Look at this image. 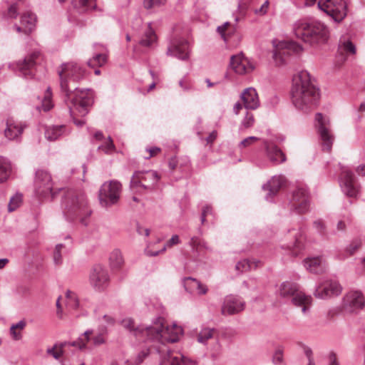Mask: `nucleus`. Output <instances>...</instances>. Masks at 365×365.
Listing matches in <instances>:
<instances>
[{"instance_id": "nucleus-1", "label": "nucleus", "mask_w": 365, "mask_h": 365, "mask_svg": "<svg viewBox=\"0 0 365 365\" xmlns=\"http://www.w3.org/2000/svg\"><path fill=\"white\" fill-rule=\"evenodd\" d=\"M61 93L65 104L72 110V106L82 116L86 115L94 102L93 92L89 88H79L76 83L83 79L86 71L76 63H63L58 70ZM72 113V111H71Z\"/></svg>"}, {"instance_id": "nucleus-2", "label": "nucleus", "mask_w": 365, "mask_h": 365, "mask_svg": "<svg viewBox=\"0 0 365 365\" xmlns=\"http://www.w3.org/2000/svg\"><path fill=\"white\" fill-rule=\"evenodd\" d=\"M291 95L294 106L304 112L317 104L319 97V89L312 83L307 71H301L294 77Z\"/></svg>"}, {"instance_id": "nucleus-3", "label": "nucleus", "mask_w": 365, "mask_h": 365, "mask_svg": "<svg viewBox=\"0 0 365 365\" xmlns=\"http://www.w3.org/2000/svg\"><path fill=\"white\" fill-rule=\"evenodd\" d=\"M121 325L139 341L150 339L161 343H175L178 340L177 335L170 336V329L164 326V319L163 317L157 318L153 324L149 327L136 326L134 320L131 318L123 319Z\"/></svg>"}, {"instance_id": "nucleus-4", "label": "nucleus", "mask_w": 365, "mask_h": 365, "mask_svg": "<svg viewBox=\"0 0 365 365\" xmlns=\"http://www.w3.org/2000/svg\"><path fill=\"white\" fill-rule=\"evenodd\" d=\"M64 215L68 219L73 220L78 218L84 225H87L86 218L91 214L87 207V201L83 193L73 190L65 192L62 200Z\"/></svg>"}, {"instance_id": "nucleus-5", "label": "nucleus", "mask_w": 365, "mask_h": 365, "mask_svg": "<svg viewBox=\"0 0 365 365\" xmlns=\"http://www.w3.org/2000/svg\"><path fill=\"white\" fill-rule=\"evenodd\" d=\"M294 31L298 38L311 45L324 43L328 39L327 28L317 21H299L294 24Z\"/></svg>"}, {"instance_id": "nucleus-6", "label": "nucleus", "mask_w": 365, "mask_h": 365, "mask_svg": "<svg viewBox=\"0 0 365 365\" xmlns=\"http://www.w3.org/2000/svg\"><path fill=\"white\" fill-rule=\"evenodd\" d=\"M278 292L281 298L291 300L292 304L296 307H302L303 313L307 311L311 304V296L306 295L301 291L297 283L289 281L284 282L280 284Z\"/></svg>"}, {"instance_id": "nucleus-7", "label": "nucleus", "mask_w": 365, "mask_h": 365, "mask_svg": "<svg viewBox=\"0 0 365 365\" xmlns=\"http://www.w3.org/2000/svg\"><path fill=\"white\" fill-rule=\"evenodd\" d=\"M34 190L36 195L39 197L50 198L51 200L61 191V189L53 190L51 176L43 170H38L36 173Z\"/></svg>"}, {"instance_id": "nucleus-8", "label": "nucleus", "mask_w": 365, "mask_h": 365, "mask_svg": "<svg viewBox=\"0 0 365 365\" xmlns=\"http://www.w3.org/2000/svg\"><path fill=\"white\" fill-rule=\"evenodd\" d=\"M121 187V184L116 180L104 182L98 194L101 205L105 207L115 205L120 198Z\"/></svg>"}, {"instance_id": "nucleus-9", "label": "nucleus", "mask_w": 365, "mask_h": 365, "mask_svg": "<svg viewBox=\"0 0 365 365\" xmlns=\"http://www.w3.org/2000/svg\"><path fill=\"white\" fill-rule=\"evenodd\" d=\"M158 179V173L154 170L135 171L131 178L130 187L132 190L138 188L151 190Z\"/></svg>"}, {"instance_id": "nucleus-10", "label": "nucleus", "mask_w": 365, "mask_h": 365, "mask_svg": "<svg viewBox=\"0 0 365 365\" xmlns=\"http://www.w3.org/2000/svg\"><path fill=\"white\" fill-rule=\"evenodd\" d=\"M318 6L339 22L346 16L347 6L344 0H319Z\"/></svg>"}, {"instance_id": "nucleus-11", "label": "nucleus", "mask_w": 365, "mask_h": 365, "mask_svg": "<svg viewBox=\"0 0 365 365\" xmlns=\"http://www.w3.org/2000/svg\"><path fill=\"white\" fill-rule=\"evenodd\" d=\"M289 207L292 211L298 214H304L309 211V196L305 187L298 186L293 191Z\"/></svg>"}, {"instance_id": "nucleus-12", "label": "nucleus", "mask_w": 365, "mask_h": 365, "mask_svg": "<svg viewBox=\"0 0 365 365\" xmlns=\"http://www.w3.org/2000/svg\"><path fill=\"white\" fill-rule=\"evenodd\" d=\"M302 48L298 43L293 41H281L275 46L273 58L279 66L287 63V56L292 53H299Z\"/></svg>"}, {"instance_id": "nucleus-13", "label": "nucleus", "mask_w": 365, "mask_h": 365, "mask_svg": "<svg viewBox=\"0 0 365 365\" xmlns=\"http://www.w3.org/2000/svg\"><path fill=\"white\" fill-rule=\"evenodd\" d=\"M110 277L107 269L101 264H95L91 270L89 282L97 291L104 290L109 284Z\"/></svg>"}, {"instance_id": "nucleus-14", "label": "nucleus", "mask_w": 365, "mask_h": 365, "mask_svg": "<svg viewBox=\"0 0 365 365\" xmlns=\"http://www.w3.org/2000/svg\"><path fill=\"white\" fill-rule=\"evenodd\" d=\"M316 127L318 133L322 142L323 150L329 152L331 150L334 136L327 127V119L320 113H317L315 115Z\"/></svg>"}, {"instance_id": "nucleus-15", "label": "nucleus", "mask_w": 365, "mask_h": 365, "mask_svg": "<svg viewBox=\"0 0 365 365\" xmlns=\"http://www.w3.org/2000/svg\"><path fill=\"white\" fill-rule=\"evenodd\" d=\"M39 56L38 52H33L24 58L23 61H19L15 64L10 65L12 69L19 71L20 75L25 78H32L34 76V68L36 66V60Z\"/></svg>"}, {"instance_id": "nucleus-16", "label": "nucleus", "mask_w": 365, "mask_h": 365, "mask_svg": "<svg viewBox=\"0 0 365 365\" xmlns=\"http://www.w3.org/2000/svg\"><path fill=\"white\" fill-rule=\"evenodd\" d=\"M163 346L157 349L160 356V361L159 365H196V363L186 359L183 356H174L173 353L170 351L164 343Z\"/></svg>"}, {"instance_id": "nucleus-17", "label": "nucleus", "mask_w": 365, "mask_h": 365, "mask_svg": "<svg viewBox=\"0 0 365 365\" xmlns=\"http://www.w3.org/2000/svg\"><path fill=\"white\" fill-rule=\"evenodd\" d=\"M364 304V297L360 291H350L343 298V309L349 313L357 312Z\"/></svg>"}, {"instance_id": "nucleus-18", "label": "nucleus", "mask_w": 365, "mask_h": 365, "mask_svg": "<svg viewBox=\"0 0 365 365\" xmlns=\"http://www.w3.org/2000/svg\"><path fill=\"white\" fill-rule=\"evenodd\" d=\"M168 56H175L180 60L185 61L189 58V43L184 38H173L168 48Z\"/></svg>"}, {"instance_id": "nucleus-19", "label": "nucleus", "mask_w": 365, "mask_h": 365, "mask_svg": "<svg viewBox=\"0 0 365 365\" xmlns=\"http://www.w3.org/2000/svg\"><path fill=\"white\" fill-rule=\"evenodd\" d=\"M245 307V302L240 297L235 295H228L224 299L221 313L223 315H233L243 311Z\"/></svg>"}, {"instance_id": "nucleus-20", "label": "nucleus", "mask_w": 365, "mask_h": 365, "mask_svg": "<svg viewBox=\"0 0 365 365\" xmlns=\"http://www.w3.org/2000/svg\"><path fill=\"white\" fill-rule=\"evenodd\" d=\"M341 178L344 192L350 197H356L359 190L354 173L348 169H344L341 172Z\"/></svg>"}, {"instance_id": "nucleus-21", "label": "nucleus", "mask_w": 365, "mask_h": 365, "mask_svg": "<svg viewBox=\"0 0 365 365\" xmlns=\"http://www.w3.org/2000/svg\"><path fill=\"white\" fill-rule=\"evenodd\" d=\"M342 287L340 284L334 280L327 281L319 285L314 294L316 297L324 299L331 296H337L341 294Z\"/></svg>"}, {"instance_id": "nucleus-22", "label": "nucleus", "mask_w": 365, "mask_h": 365, "mask_svg": "<svg viewBox=\"0 0 365 365\" xmlns=\"http://www.w3.org/2000/svg\"><path fill=\"white\" fill-rule=\"evenodd\" d=\"M230 66L235 73L240 75L248 73L254 69L252 64L242 54L231 57Z\"/></svg>"}, {"instance_id": "nucleus-23", "label": "nucleus", "mask_w": 365, "mask_h": 365, "mask_svg": "<svg viewBox=\"0 0 365 365\" xmlns=\"http://www.w3.org/2000/svg\"><path fill=\"white\" fill-rule=\"evenodd\" d=\"M25 125L21 123L16 122L13 119H7L6 128L4 130V136L9 140H18L21 135Z\"/></svg>"}, {"instance_id": "nucleus-24", "label": "nucleus", "mask_w": 365, "mask_h": 365, "mask_svg": "<svg viewBox=\"0 0 365 365\" xmlns=\"http://www.w3.org/2000/svg\"><path fill=\"white\" fill-rule=\"evenodd\" d=\"M240 97L246 109L255 110L259 106L257 93L253 88H246Z\"/></svg>"}, {"instance_id": "nucleus-25", "label": "nucleus", "mask_w": 365, "mask_h": 365, "mask_svg": "<svg viewBox=\"0 0 365 365\" xmlns=\"http://www.w3.org/2000/svg\"><path fill=\"white\" fill-rule=\"evenodd\" d=\"M265 149L269 160L274 164L282 163L286 161L285 154L276 145L265 143Z\"/></svg>"}, {"instance_id": "nucleus-26", "label": "nucleus", "mask_w": 365, "mask_h": 365, "mask_svg": "<svg viewBox=\"0 0 365 365\" xmlns=\"http://www.w3.org/2000/svg\"><path fill=\"white\" fill-rule=\"evenodd\" d=\"M285 183V179L282 175L273 176L266 184L263 185L264 190L269 191L266 196V199L268 200L269 197L275 195L279 189Z\"/></svg>"}, {"instance_id": "nucleus-27", "label": "nucleus", "mask_w": 365, "mask_h": 365, "mask_svg": "<svg viewBox=\"0 0 365 365\" xmlns=\"http://www.w3.org/2000/svg\"><path fill=\"white\" fill-rule=\"evenodd\" d=\"M36 16L32 13H25L21 17V24L24 26V34L29 35L35 28Z\"/></svg>"}, {"instance_id": "nucleus-28", "label": "nucleus", "mask_w": 365, "mask_h": 365, "mask_svg": "<svg viewBox=\"0 0 365 365\" xmlns=\"http://www.w3.org/2000/svg\"><path fill=\"white\" fill-rule=\"evenodd\" d=\"M64 130V125L48 126L45 129V137L50 141L56 140L63 135Z\"/></svg>"}, {"instance_id": "nucleus-29", "label": "nucleus", "mask_w": 365, "mask_h": 365, "mask_svg": "<svg viewBox=\"0 0 365 365\" xmlns=\"http://www.w3.org/2000/svg\"><path fill=\"white\" fill-rule=\"evenodd\" d=\"M339 51L346 55H354L356 53V46L349 38L342 36L339 40Z\"/></svg>"}, {"instance_id": "nucleus-30", "label": "nucleus", "mask_w": 365, "mask_h": 365, "mask_svg": "<svg viewBox=\"0 0 365 365\" xmlns=\"http://www.w3.org/2000/svg\"><path fill=\"white\" fill-rule=\"evenodd\" d=\"M304 267L309 270V272L315 274H319L324 271V267L322 264L319 257L306 259L304 260Z\"/></svg>"}, {"instance_id": "nucleus-31", "label": "nucleus", "mask_w": 365, "mask_h": 365, "mask_svg": "<svg viewBox=\"0 0 365 365\" xmlns=\"http://www.w3.org/2000/svg\"><path fill=\"white\" fill-rule=\"evenodd\" d=\"M157 40V36L155 31L151 27V24L149 23L146 30L140 41V44L143 46H150Z\"/></svg>"}, {"instance_id": "nucleus-32", "label": "nucleus", "mask_w": 365, "mask_h": 365, "mask_svg": "<svg viewBox=\"0 0 365 365\" xmlns=\"http://www.w3.org/2000/svg\"><path fill=\"white\" fill-rule=\"evenodd\" d=\"M11 170L10 162L6 158L0 156V184L8 180Z\"/></svg>"}, {"instance_id": "nucleus-33", "label": "nucleus", "mask_w": 365, "mask_h": 365, "mask_svg": "<svg viewBox=\"0 0 365 365\" xmlns=\"http://www.w3.org/2000/svg\"><path fill=\"white\" fill-rule=\"evenodd\" d=\"M72 4L80 13L94 9L96 6L95 0H72Z\"/></svg>"}, {"instance_id": "nucleus-34", "label": "nucleus", "mask_w": 365, "mask_h": 365, "mask_svg": "<svg viewBox=\"0 0 365 365\" xmlns=\"http://www.w3.org/2000/svg\"><path fill=\"white\" fill-rule=\"evenodd\" d=\"M110 265L112 269H119L124 263L121 252L119 250H114L110 255Z\"/></svg>"}, {"instance_id": "nucleus-35", "label": "nucleus", "mask_w": 365, "mask_h": 365, "mask_svg": "<svg viewBox=\"0 0 365 365\" xmlns=\"http://www.w3.org/2000/svg\"><path fill=\"white\" fill-rule=\"evenodd\" d=\"M92 330L86 331L82 336H80L77 340L72 342L68 341V345L78 347L79 349H85L86 347V343L90 340V336L92 334Z\"/></svg>"}, {"instance_id": "nucleus-36", "label": "nucleus", "mask_w": 365, "mask_h": 365, "mask_svg": "<svg viewBox=\"0 0 365 365\" xmlns=\"http://www.w3.org/2000/svg\"><path fill=\"white\" fill-rule=\"evenodd\" d=\"M217 332L214 328H202L197 335V341L200 343L205 344L210 339L212 338Z\"/></svg>"}, {"instance_id": "nucleus-37", "label": "nucleus", "mask_w": 365, "mask_h": 365, "mask_svg": "<svg viewBox=\"0 0 365 365\" xmlns=\"http://www.w3.org/2000/svg\"><path fill=\"white\" fill-rule=\"evenodd\" d=\"M182 283L185 289L191 294L195 292L196 287L199 286V281L191 277H185L182 279Z\"/></svg>"}, {"instance_id": "nucleus-38", "label": "nucleus", "mask_w": 365, "mask_h": 365, "mask_svg": "<svg viewBox=\"0 0 365 365\" xmlns=\"http://www.w3.org/2000/svg\"><path fill=\"white\" fill-rule=\"evenodd\" d=\"M179 242H180V239H179L178 235H173L172 237L167 242V245H164L163 247L160 250L157 251V252L148 250V251H146V254H147V255L150 256V257L157 256L159 253H162V252H165L167 246L170 247L173 245H177Z\"/></svg>"}, {"instance_id": "nucleus-39", "label": "nucleus", "mask_w": 365, "mask_h": 365, "mask_svg": "<svg viewBox=\"0 0 365 365\" xmlns=\"http://www.w3.org/2000/svg\"><path fill=\"white\" fill-rule=\"evenodd\" d=\"M107 61V56L105 54H97L88 61V66L90 67H101Z\"/></svg>"}, {"instance_id": "nucleus-40", "label": "nucleus", "mask_w": 365, "mask_h": 365, "mask_svg": "<svg viewBox=\"0 0 365 365\" xmlns=\"http://www.w3.org/2000/svg\"><path fill=\"white\" fill-rule=\"evenodd\" d=\"M22 202V195L19 193H16L14 196H12L9 200L8 205V210L9 212H13L16 210Z\"/></svg>"}, {"instance_id": "nucleus-41", "label": "nucleus", "mask_w": 365, "mask_h": 365, "mask_svg": "<svg viewBox=\"0 0 365 365\" xmlns=\"http://www.w3.org/2000/svg\"><path fill=\"white\" fill-rule=\"evenodd\" d=\"M272 363L275 365H283L284 360V349L282 346H279L274 351L272 356Z\"/></svg>"}, {"instance_id": "nucleus-42", "label": "nucleus", "mask_w": 365, "mask_h": 365, "mask_svg": "<svg viewBox=\"0 0 365 365\" xmlns=\"http://www.w3.org/2000/svg\"><path fill=\"white\" fill-rule=\"evenodd\" d=\"M189 244L196 251H199L201 249H207L206 242L199 237H191Z\"/></svg>"}, {"instance_id": "nucleus-43", "label": "nucleus", "mask_w": 365, "mask_h": 365, "mask_svg": "<svg viewBox=\"0 0 365 365\" xmlns=\"http://www.w3.org/2000/svg\"><path fill=\"white\" fill-rule=\"evenodd\" d=\"M361 240L359 238H355L346 247L345 252L348 253L349 256H351L361 247Z\"/></svg>"}, {"instance_id": "nucleus-44", "label": "nucleus", "mask_w": 365, "mask_h": 365, "mask_svg": "<svg viewBox=\"0 0 365 365\" xmlns=\"http://www.w3.org/2000/svg\"><path fill=\"white\" fill-rule=\"evenodd\" d=\"M41 107L44 111H48L53 107L50 88H48L46 90V93L42 101Z\"/></svg>"}, {"instance_id": "nucleus-45", "label": "nucleus", "mask_w": 365, "mask_h": 365, "mask_svg": "<svg viewBox=\"0 0 365 365\" xmlns=\"http://www.w3.org/2000/svg\"><path fill=\"white\" fill-rule=\"evenodd\" d=\"M98 149L103 150L106 154L113 153L115 150V147L111 137L109 136L105 144L100 145Z\"/></svg>"}, {"instance_id": "nucleus-46", "label": "nucleus", "mask_w": 365, "mask_h": 365, "mask_svg": "<svg viewBox=\"0 0 365 365\" xmlns=\"http://www.w3.org/2000/svg\"><path fill=\"white\" fill-rule=\"evenodd\" d=\"M294 237L295 238L294 242L291 245H289V247L291 248L292 247H293L297 249H301L303 247V242L304 240V236L302 231L299 230V231L297 232V234H296Z\"/></svg>"}, {"instance_id": "nucleus-47", "label": "nucleus", "mask_w": 365, "mask_h": 365, "mask_svg": "<svg viewBox=\"0 0 365 365\" xmlns=\"http://www.w3.org/2000/svg\"><path fill=\"white\" fill-rule=\"evenodd\" d=\"M313 227L319 235L322 236H325L327 235V227L322 220H315L313 222Z\"/></svg>"}, {"instance_id": "nucleus-48", "label": "nucleus", "mask_w": 365, "mask_h": 365, "mask_svg": "<svg viewBox=\"0 0 365 365\" xmlns=\"http://www.w3.org/2000/svg\"><path fill=\"white\" fill-rule=\"evenodd\" d=\"M252 264L248 259H242L238 262L235 266L237 270L244 272L250 270L252 268Z\"/></svg>"}, {"instance_id": "nucleus-49", "label": "nucleus", "mask_w": 365, "mask_h": 365, "mask_svg": "<svg viewBox=\"0 0 365 365\" xmlns=\"http://www.w3.org/2000/svg\"><path fill=\"white\" fill-rule=\"evenodd\" d=\"M166 0H144V7L147 9H150L155 7H158L164 5Z\"/></svg>"}, {"instance_id": "nucleus-50", "label": "nucleus", "mask_w": 365, "mask_h": 365, "mask_svg": "<svg viewBox=\"0 0 365 365\" xmlns=\"http://www.w3.org/2000/svg\"><path fill=\"white\" fill-rule=\"evenodd\" d=\"M63 351L58 350L57 346L55 345L46 349V354L52 356L55 359H59L63 356Z\"/></svg>"}, {"instance_id": "nucleus-51", "label": "nucleus", "mask_w": 365, "mask_h": 365, "mask_svg": "<svg viewBox=\"0 0 365 365\" xmlns=\"http://www.w3.org/2000/svg\"><path fill=\"white\" fill-rule=\"evenodd\" d=\"M63 247V244H58L56 246L53 252V261L56 264H60L62 262L61 250Z\"/></svg>"}, {"instance_id": "nucleus-52", "label": "nucleus", "mask_w": 365, "mask_h": 365, "mask_svg": "<svg viewBox=\"0 0 365 365\" xmlns=\"http://www.w3.org/2000/svg\"><path fill=\"white\" fill-rule=\"evenodd\" d=\"M67 107L68 108L70 115L72 118L73 122L74 123V124L76 125V126H78V127L83 126L86 124V121H85V120H78V119L76 118L75 111H76L80 116H81V115L79 114L78 110L74 108V106H72V110H71L72 113L71 112L70 108L68 106H67ZM84 116L85 115H83V116L81 115V117H84Z\"/></svg>"}, {"instance_id": "nucleus-53", "label": "nucleus", "mask_w": 365, "mask_h": 365, "mask_svg": "<svg viewBox=\"0 0 365 365\" xmlns=\"http://www.w3.org/2000/svg\"><path fill=\"white\" fill-rule=\"evenodd\" d=\"M258 140H259V138L257 137H255V136L247 137L240 142V143L239 144V148H242L248 147L250 145H252V143H254L255 142H257Z\"/></svg>"}, {"instance_id": "nucleus-54", "label": "nucleus", "mask_w": 365, "mask_h": 365, "mask_svg": "<svg viewBox=\"0 0 365 365\" xmlns=\"http://www.w3.org/2000/svg\"><path fill=\"white\" fill-rule=\"evenodd\" d=\"M255 118L252 114L247 113L245 118L243 119L242 122V126L245 128H249L252 127L254 124Z\"/></svg>"}, {"instance_id": "nucleus-55", "label": "nucleus", "mask_w": 365, "mask_h": 365, "mask_svg": "<svg viewBox=\"0 0 365 365\" xmlns=\"http://www.w3.org/2000/svg\"><path fill=\"white\" fill-rule=\"evenodd\" d=\"M66 297L68 299V303L72 304L71 306L76 309L78 307V301L76 297V295L74 293L71 292V291H67L66 292Z\"/></svg>"}, {"instance_id": "nucleus-56", "label": "nucleus", "mask_w": 365, "mask_h": 365, "mask_svg": "<svg viewBox=\"0 0 365 365\" xmlns=\"http://www.w3.org/2000/svg\"><path fill=\"white\" fill-rule=\"evenodd\" d=\"M179 85L184 91L192 89V84L185 77L179 81Z\"/></svg>"}, {"instance_id": "nucleus-57", "label": "nucleus", "mask_w": 365, "mask_h": 365, "mask_svg": "<svg viewBox=\"0 0 365 365\" xmlns=\"http://www.w3.org/2000/svg\"><path fill=\"white\" fill-rule=\"evenodd\" d=\"M269 7V1H266L259 9L255 10V14L258 15H264L267 12Z\"/></svg>"}, {"instance_id": "nucleus-58", "label": "nucleus", "mask_w": 365, "mask_h": 365, "mask_svg": "<svg viewBox=\"0 0 365 365\" xmlns=\"http://www.w3.org/2000/svg\"><path fill=\"white\" fill-rule=\"evenodd\" d=\"M93 344L96 346H99L103 344L106 342V340L102 334H98L95 336L93 339Z\"/></svg>"}, {"instance_id": "nucleus-59", "label": "nucleus", "mask_w": 365, "mask_h": 365, "mask_svg": "<svg viewBox=\"0 0 365 365\" xmlns=\"http://www.w3.org/2000/svg\"><path fill=\"white\" fill-rule=\"evenodd\" d=\"M207 287L206 285L205 284H202L200 282H199V286H197V287H196V291L195 292H197L198 294H205L207 292Z\"/></svg>"}, {"instance_id": "nucleus-60", "label": "nucleus", "mask_w": 365, "mask_h": 365, "mask_svg": "<svg viewBox=\"0 0 365 365\" xmlns=\"http://www.w3.org/2000/svg\"><path fill=\"white\" fill-rule=\"evenodd\" d=\"M9 17L15 19L16 18L18 13L16 4L11 5L8 10Z\"/></svg>"}, {"instance_id": "nucleus-61", "label": "nucleus", "mask_w": 365, "mask_h": 365, "mask_svg": "<svg viewBox=\"0 0 365 365\" xmlns=\"http://www.w3.org/2000/svg\"><path fill=\"white\" fill-rule=\"evenodd\" d=\"M217 133L216 130H213L210 133V135L206 138V141L207 144H212L215 139L217 138Z\"/></svg>"}, {"instance_id": "nucleus-62", "label": "nucleus", "mask_w": 365, "mask_h": 365, "mask_svg": "<svg viewBox=\"0 0 365 365\" xmlns=\"http://www.w3.org/2000/svg\"><path fill=\"white\" fill-rule=\"evenodd\" d=\"M26 325V323L25 320H21L16 324H13L11 325V327H12V329L22 330L25 328Z\"/></svg>"}, {"instance_id": "nucleus-63", "label": "nucleus", "mask_w": 365, "mask_h": 365, "mask_svg": "<svg viewBox=\"0 0 365 365\" xmlns=\"http://www.w3.org/2000/svg\"><path fill=\"white\" fill-rule=\"evenodd\" d=\"M148 356V353L145 351H141L135 359V364L139 365L143 362L144 359Z\"/></svg>"}, {"instance_id": "nucleus-64", "label": "nucleus", "mask_w": 365, "mask_h": 365, "mask_svg": "<svg viewBox=\"0 0 365 365\" xmlns=\"http://www.w3.org/2000/svg\"><path fill=\"white\" fill-rule=\"evenodd\" d=\"M329 365H339L336 355L334 352H331L329 355Z\"/></svg>"}]
</instances>
